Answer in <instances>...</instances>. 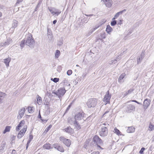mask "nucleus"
I'll use <instances>...</instances> for the list:
<instances>
[{
  "label": "nucleus",
  "mask_w": 154,
  "mask_h": 154,
  "mask_svg": "<svg viewBox=\"0 0 154 154\" xmlns=\"http://www.w3.org/2000/svg\"><path fill=\"white\" fill-rule=\"evenodd\" d=\"M23 0H17V1L16 3V4L19 3L20 2H22Z\"/></svg>",
  "instance_id": "338daca9"
},
{
  "label": "nucleus",
  "mask_w": 154,
  "mask_h": 154,
  "mask_svg": "<svg viewBox=\"0 0 154 154\" xmlns=\"http://www.w3.org/2000/svg\"><path fill=\"white\" fill-rule=\"evenodd\" d=\"M120 59L121 57L119 56L118 57H117L116 59L112 60V61L109 62V64H114L116 63L117 61L119 60Z\"/></svg>",
  "instance_id": "c85d7f7f"
},
{
  "label": "nucleus",
  "mask_w": 154,
  "mask_h": 154,
  "mask_svg": "<svg viewBox=\"0 0 154 154\" xmlns=\"http://www.w3.org/2000/svg\"><path fill=\"white\" fill-rule=\"evenodd\" d=\"M149 127L150 129L149 130L150 131H152L154 129V125H153L151 122L149 123Z\"/></svg>",
  "instance_id": "c9c22d12"
},
{
  "label": "nucleus",
  "mask_w": 154,
  "mask_h": 154,
  "mask_svg": "<svg viewBox=\"0 0 154 154\" xmlns=\"http://www.w3.org/2000/svg\"><path fill=\"white\" fill-rule=\"evenodd\" d=\"M97 103V99L91 98L89 99L87 103V105L89 108L94 107Z\"/></svg>",
  "instance_id": "20e7f679"
},
{
  "label": "nucleus",
  "mask_w": 154,
  "mask_h": 154,
  "mask_svg": "<svg viewBox=\"0 0 154 154\" xmlns=\"http://www.w3.org/2000/svg\"><path fill=\"white\" fill-rule=\"evenodd\" d=\"M48 31V38L50 39H51L52 37V32L51 29L47 28Z\"/></svg>",
  "instance_id": "4be33fe9"
},
{
  "label": "nucleus",
  "mask_w": 154,
  "mask_h": 154,
  "mask_svg": "<svg viewBox=\"0 0 154 154\" xmlns=\"http://www.w3.org/2000/svg\"><path fill=\"white\" fill-rule=\"evenodd\" d=\"M53 147L61 152H64V150L63 147L60 144L58 143H54L53 145Z\"/></svg>",
  "instance_id": "9d476101"
},
{
  "label": "nucleus",
  "mask_w": 154,
  "mask_h": 154,
  "mask_svg": "<svg viewBox=\"0 0 154 154\" xmlns=\"http://www.w3.org/2000/svg\"><path fill=\"white\" fill-rule=\"evenodd\" d=\"M135 128L133 126L129 127L127 130V132L128 133H133L135 131Z\"/></svg>",
  "instance_id": "b1692460"
},
{
  "label": "nucleus",
  "mask_w": 154,
  "mask_h": 154,
  "mask_svg": "<svg viewBox=\"0 0 154 154\" xmlns=\"http://www.w3.org/2000/svg\"><path fill=\"white\" fill-rule=\"evenodd\" d=\"M63 44L62 41H60L57 43V45L59 46Z\"/></svg>",
  "instance_id": "6e6d98bb"
},
{
  "label": "nucleus",
  "mask_w": 154,
  "mask_h": 154,
  "mask_svg": "<svg viewBox=\"0 0 154 154\" xmlns=\"http://www.w3.org/2000/svg\"><path fill=\"white\" fill-rule=\"evenodd\" d=\"M151 101L150 100L147 98L145 99L143 103V107L145 110L149 106Z\"/></svg>",
  "instance_id": "f8f14e48"
},
{
  "label": "nucleus",
  "mask_w": 154,
  "mask_h": 154,
  "mask_svg": "<svg viewBox=\"0 0 154 154\" xmlns=\"http://www.w3.org/2000/svg\"><path fill=\"white\" fill-rule=\"evenodd\" d=\"M51 80L53 81L55 83H57L59 81V79L57 78H55L54 79L51 78Z\"/></svg>",
  "instance_id": "58836bf2"
},
{
  "label": "nucleus",
  "mask_w": 154,
  "mask_h": 154,
  "mask_svg": "<svg viewBox=\"0 0 154 154\" xmlns=\"http://www.w3.org/2000/svg\"><path fill=\"white\" fill-rule=\"evenodd\" d=\"M112 30V28L109 25H108L106 26V31L108 34H110V33Z\"/></svg>",
  "instance_id": "cd10ccee"
},
{
  "label": "nucleus",
  "mask_w": 154,
  "mask_h": 154,
  "mask_svg": "<svg viewBox=\"0 0 154 154\" xmlns=\"http://www.w3.org/2000/svg\"><path fill=\"white\" fill-rule=\"evenodd\" d=\"M11 154H17V153L15 150L13 149L12 151Z\"/></svg>",
  "instance_id": "052dcab7"
},
{
  "label": "nucleus",
  "mask_w": 154,
  "mask_h": 154,
  "mask_svg": "<svg viewBox=\"0 0 154 154\" xmlns=\"http://www.w3.org/2000/svg\"><path fill=\"white\" fill-rule=\"evenodd\" d=\"M85 115V114L83 111H80L75 114V118L76 121L80 120L84 118Z\"/></svg>",
  "instance_id": "423d86ee"
},
{
  "label": "nucleus",
  "mask_w": 154,
  "mask_h": 154,
  "mask_svg": "<svg viewBox=\"0 0 154 154\" xmlns=\"http://www.w3.org/2000/svg\"><path fill=\"white\" fill-rule=\"evenodd\" d=\"M48 103V102H46L45 103H44V104L45 105V108H46L48 110L50 109V105Z\"/></svg>",
  "instance_id": "ea45409f"
},
{
  "label": "nucleus",
  "mask_w": 154,
  "mask_h": 154,
  "mask_svg": "<svg viewBox=\"0 0 154 154\" xmlns=\"http://www.w3.org/2000/svg\"><path fill=\"white\" fill-rule=\"evenodd\" d=\"M25 123V121L24 120L21 121L19 123V124L18 125L16 128V130L17 131H19L20 129V128L22 126H23L24 124Z\"/></svg>",
  "instance_id": "f3484780"
},
{
  "label": "nucleus",
  "mask_w": 154,
  "mask_h": 154,
  "mask_svg": "<svg viewBox=\"0 0 154 154\" xmlns=\"http://www.w3.org/2000/svg\"><path fill=\"white\" fill-rule=\"evenodd\" d=\"M63 130L70 134H73L74 132L73 130L70 126L67 127L66 128H65Z\"/></svg>",
  "instance_id": "dca6fc26"
},
{
  "label": "nucleus",
  "mask_w": 154,
  "mask_h": 154,
  "mask_svg": "<svg viewBox=\"0 0 154 154\" xmlns=\"http://www.w3.org/2000/svg\"><path fill=\"white\" fill-rule=\"evenodd\" d=\"M99 26H97V27H95V28H93L91 29L90 30V31L89 32V35H91L92 33L95 31L96 29H97V28H98Z\"/></svg>",
  "instance_id": "79ce46f5"
},
{
  "label": "nucleus",
  "mask_w": 154,
  "mask_h": 154,
  "mask_svg": "<svg viewBox=\"0 0 154 154\" xmlns=\"http://www.w3.org/2000/svg\"><path fill=\"white\" fill-rule=\"evenodd\" d=\"M38 118L40 119L41 120V119H42V117L41 116V114H40V111H39L38 115Z\"/></svg>",
  "instance_id": "bf43d9fd"
},
{
  "label": "nucleus",
  "mask_w": 154,
  "mask_h": 154,
  "mask_svg": "<svg viewBox=\"0 0 154 154\" xmlns=\"http://www.w3.org/2000/svg\"><path fill=\"white\" fill-rule=\"evenodd\" d=\"M11 127L10 126H7L5 127V128L3 132V134H5L7 132H9L10 131Z\"/></svg>",
  "instance_id": "7c9ffc66"
},
{
  "label": "nucleus",
  "mask_w": 154,
  "mask_h": 154,
  "mask_svg": "<svg viewBox=\"0 0 154 154\" xmlns=\"http://www.w3.org/2000/svg\"><path fill=\"white\" fill-rule=\"evenodd\" d=\"M91 154H100V152L98 151H95L93 152Z\"/></svg>",
  "instance_id": "680f3d73"
},
{
  "label": "nucleus",
  "mask_w": 154,
  "mask_h": 154,
  "mask_svg": "<svg viewBox=\"0 0 154 154\" xmlns=\"http://www.w3.org/2000/svg\"><path fill=\"white\" fill-rule=\"evenodd\" d=\"M52 127V125H50L48 127V128H46L45 131L44 132L47 133L49 130Z\"/></svg>",
  "instance_id": "37998d69"
},
{
  "label": "nucleus",
  "mask_w": 154,
  "mask_h": 154,
  "mask_svg": "<svg viewBox=\"0 0 154 154\" xmlns=\"http://www.w3.org/2000/svg\"><path fill=\"white\" fill-rule=\"evenodd\" d=\"M26 109L24 108H22L19 111V116H17L18 119H21L23 116L24 113L25 112Z\"/></svg>",
  "instance_id": "2eb2a0df"
},
{
  "label": "nucleus",
  "mask_w": 154,
  "mask_h": 154,
  "mask_svg": "<svg viewBox=\"0 0 154 154\" xmlns=\"http://www.w3.org/2000/svg\"><path fill=\"white\" fill-rule=\"evenodd\" d=\"M114 132L116 134L118 135H120L121 134V132L119 131V130H118L117 128H115L114 129Z\"/></svg>",
  "instance_id": "72a5a7b5"
},
{
  "label": "nucleus",
  "mask_w": 154,
  "mask_h": 154,
  "mask_svg": "<svg viewBox=\"0 0 154 154\" xmlns=\"http://www.w3.org/2000/svg\"><path fill=\"white\" fill-rule=\"evenodd\" d=\"M100 36L102 39L105 38H106V35L104 33H101Z\"/></svg>",
  "instance_id": "3c124183"
},
{
  "label": "nucleus",
  "mask_w": 154,
  "mask_h": 154,
  "mask_svg": "<svg viewBox=\"0 0 154 154\" xmlns=\"http://www.w3.org/2000/svg\"><path fill=\"white\" fill-rule=\"evenodd\" d=\"M145 148L144 147H142L141 149L139 151V153L141 154L143 152V151L145 150Z\"/></svg>",
  "instance_id": "603ef678"
},
{
  "label": "nucleus",
  "mask_w": 154,
  "mask_h": 154,
  "mask_svg": "<svg viewBox=\"0 0 154 154\" xmlns=\"http://www.w3.org/2000/svg\"><path fill=\"white\" fill-rule=\"evenodd\" d=\"M60 52L58 50L56 51V52L55 54V58H57L60 55Z\"/></svg>",
  "instance_id": "2f4dec72"
},
{
  "label": "nucleus",
  "mask_w": 154,
  "mask_h": 154,
  "mask_svg": "<svg viewBox=\"0 0 154 154\" xmlns=\"http://www.w3.org/2000/svg\"><path fill=\"white\" fill-rule=\"evenodd\" d=\"M52 147L53 146H51V144L49 143L45 144L43 146V148L47 149H52Z\"/></svg>",
  "instance_id": "a878e982"
},
{
  "label": "nucleus",
  "mask_w": 154,
  "mask_h": 154,
  "mask_svg": "<svg viewBox=\"0 0 154 154\" xmlns=\"http://www.w3.org/2000/svg\"><path fill=\"white\" fill-rule=\"evenodd\" d=\"M31 142V140H28V141L26 145V149H28V148L29 146V145L30 142Z\"/></svg>",
  "instance_id": "864d4df0"
},
{
  "label": "nucleus",
  "mask_w": 154,
  "mask_h": 154,
  "mask_svg": "<svg viewBox=\"0 0 154 154\" xmlns=\"http://www.w3.org/2000/svg\"><path fill=\"white\" fill-rule=\"evenodd\" d=\"M134 90V88H131L128 91L125 92L124 93L123 97H125L127 95L131 94Z\"/></svg>",
  "instance_id": "aec40b11"
},
{
  "label": "nucleus",
  "mask_w": 154,
  "mask_h": 154,
  "mask_svg": "<svg viewBox=\"0 0 154 154\" xmlns=\"http://www.w3.org/2000/svg\"><path fill=\"white\" fill-rule=\"evenodd\" d=\"M103 143V142L101 139L98 136L95 135L93 137L92 141L90 145L92 147L97 146L100 149H103V148L100 146V145H101Z\"/></svg>",
  "instance_id": "f257e3e1"
},
{
  "label": "nucleus",
  "mask_w": 154,
  "mask_h": 154,
  "mask_svg": "<svg viewBox=\"0 0 154 154\" xmlns=\"http://www.w3.org/2000/svg\"><path fill=\"white\" fill-rule=\"evenodd\" d=\"M26 44L32 49L34 48L35 45V42L34 39L33 38L31 35H29V36H27Z\"/></svg>",
  "instance_id": "f03ea898"
},
{
  "label": "nucleus",
  "mask_w": 154,
  "mask_h": 154,
  "mask_svg": "<svg viewBox=\"0 0 154 154\" xmlns=\"http://www.w3.org/2000/svg\"><path fill=\"white\" fill-rule=\"evenodd\" d=\"M6 94L5 93L2 92H0V97L2 99H3L4 98Z\"/></svg>",
  "instance_id": "e433bc0d"
},
{
  "label": "nucleus",
  "mask_w": 154,
  "mask_h": 154,
  "mask_svg": "<svg viewBox=\"0 0 154 154\" xmlns=\"http://www.w3.org/2000/svg\"><path fill=\"white\" fill-rule=\"evenodd\" d=\"M41 120L42 121V122L44 123H46L47 121V120L43 119H41Z\"/></svg>",
  "instance_id": "69168bd1"
},
{
  "label": "nucleus",
  "mask_w": 154,
  "mask_h": 154,
  "mask_svg": "<svg viewBox=\"0 0 154 154\" xmlns=\"http://www.w3.org/2000/svg\"><path fill=\"white\" fill-rule=\"evenodd\" d=\"M67 80H66L65 78H64L63 79V82L64 84V87H65V85L69 86L70 85V84H68L67 85V84H65L66 83H67Z\"/></svg>",
  "instance_id": "a19ab883"
},
{
  "label": "nucleus",
  "mask_w": 154,
  "mask_h": 154,
  "mask_svg": "<svg viewBox=\"0 0 154 154\" xmlns=\"http://www.w3.org/2000/svg\"><path fill=\"white\" fill-rule=\"evenodd\" d=\"M62 69V67L61 66H58L57 68V70H61Z\"/></svg>",
  "instance_id": "0e129e2a"
},
{
  "label": "nucleus",
  "mask_w": 154,
  "mask_h": 154,
  "mask_svg": "<svg viewBox=\"0 0 154 154\" xmlns=\"http://www.w3.org/2000/svg\"><path fill=\"white\" fill-rule=\"evenodd\" d=\"M66 91L65 90V87L60 88L56 91L54 92V94L58 96V97L60 98L65 94Z\"/></svg>",
  "instance_id": "7ed1b4c3"
},
{
  "label": "nucleus",
  "mask_w": 154,
  "mask_h": 154,
  "mask_svg": "<svg viewBox=\"0 0 154 154\" xmlns=\"http://www.w3.org/2000/svg\"><path fill=\"white\" fill-rule=\"evenodd\" d=\"M60 140L67 146L69 147L71 145V141L69 139L61 136L60 137Z\"/></svg>",
  "instance_id": "0eeeda50"
},
{
  "label": "nucleus",
  "mask_w": 154,
  "mask_h": 154,
  "mask_svg": "<svg viewBox=\"0 0 154 154\" xmlns=\"http://www.w3.org/2000/svg\"><path fill=\"white\" fill-rule=\"evenodd\" d=\"M71 105H72V103H71L70 104H69V105L67 107V108L66 109V111L65 112L64 115H65V114L69 110V109H70V108L71 107Z\"/></svg>",
  "instance_id": "49530a36"
},
{
  "label": "nucleus",
  "mask_w": 154,
  "mask_h": 154,
  "mask_svg": "<svg viewBox=\"0 0 154 154\" xmlns=\"http://www.w3.org/2000/svg\"><path fill=\"white\" fill-rule=\"evenodd\" d=\"M26 43L25 40H22L20 44V45L21 47V49H22L23 47H24V45H25V43Z\"/></svg>",
  "instance_id": "f704fd0d"
},
{
  "label": "nucleus",
  "mask_w": 154,
  "mask_h": 154,
  "mask_svg": "<svg viewBox=\"0 0 154 154\" xmlns=\"http://www.w3.org/2000/svg\"><path fill=\"white\" fill-rule=\"evenodd\" d=\"M117 23V21L116 20H112L111 22V26H114Z\"/></svg>",
  "instance_id": "4c0bfd02"
},
{
  "label": "nucleus",
  "mask_w": 154,
  "mask_h": 154,
  "mask_svg": "<svg viewBox=\"0 0 154 154\" xmlns=\"http://www.w3.org/2000/svg\"><path fill=\"white\" fill-rule=\"evenodd\" d=\"M74 125L75 126V128L77 130H79L81 128V125L77 121L75 122Z\"/></svg>",
  "instance_id": "393cba45"
},
{
  "label": "nucleus",
  "mask_w": 154,
  "mask_h": 154,
  "mask_svg": "<svg viewBox=\"0 0 154 154\" xmlns=\"http://www.w3.org/2000/svg\"><path fill=\"white\" fill-rule=\"evenodd\" d=\"M33 136L32 135H30L29 136V140H31H31L33 139Z\"/></svg>",
  "instance_id": "4d7b16f0"
},
{
  "label": "nucleus",
  "mask_w": 154,
  "mask_h": 154,
  "mask_svg": "<svg viewBox=\"0 0 154 154\" xmlns=\"http://www.w3.org/2000/svg\"><path fill=\"white\" fill-rule=\"evenodd\" d=\"M72 73V71L71 70H69L67 72V74L68 75H70Z\"/></svg>",
  "instance_id": "8fccbe9b"
},
{
  "label": "nucleus",
  "mask_w": 154,
  "mask_h": 154,
  "mask_svg": "<svg viewBox=\"0 0 154 154\" xmlns=\"http://www.w3.org/2000/svg\"><path fill=\"white\" fill-rule=\"evenodd\" d=\"M106 6L108 7H110L112 5V1L111 0H103Z\"/></svg>",
  "instance_id": "a211bd4d"
},
{
  "label": "nucleus",
  "mask_w": 154,
  "mask_h": 154,
  "mask_svg": "<svg viewBox=\"0 0 154 154\" xmlns=\"http://www.w3.org/2000/svg\"><path fill=\"white\" fill-rule=\"evenodd\" d=\"M57 22V21L56 20H54L53 21V24H55V23H56Z\"/></svg>",
  "instance_id": "774afa93"
},
{
  "label": "nucleus",
  "mask_w": 154,
  "mask_h": 154,
  "mask_svg": "<svg viewBox=\"0 0 154 154\" xmlns=\"http://www.w3.org/2000/svg\"><path fill=\"white\" fill-rule=\"evenodd\" d=\"M122 21L123 20L122 19H120L118 21H117V25L119 27V25H120L121 24H122Z\"/></svg>",
  "instance_id": "c03bdc74"
},
{
  "label": "nucleus",
  "mask_w": 154,
  "mask_h": 154,
  "mask_svg": "<svg viewBox=\"0 0 154 154\" xmlns=\"http://www.w3.org/2000/svg\"><path fill=\"white\" fill-rule=\"evenodd\" d=\"M145 55V51L143 50L140 55L138 58L137 59V64L140 63L142 61V60L144 58Z\"/></svg>",
  "instance_id": "ddd939ff"
},
{
  "label": "nucleus",
  "mask_w": 154,
  "mask_h": 154,
  "mask_svg": "<svg viewBox=\"0 0 154 154\" xmlns=\"http://www.w3.org/2000/svg\"><path fill=\"white\" fill-rule=\"evenodd\" d=\"M119 13H116V14L114 16V17L116 18L117 19V18L118 17H119Z\"/></svg>",
  "instance_id": "e2e57ef3"
},
{
  "label": "nucleus",
  "mask_w": 154,
  "mask_h": 154,
  "mask_svg": "<svg viewBox=\"0 0 154 154\" xmlns=\"http://www.w3.org/2000/svg\"><path fill=\"white\" fill-rule=\"evenodd\" d=\"M111 94H109V91L108 90L103 99V101L105 102L108 103L109 102L110 100L111 97Z\"/></svg>",
  "instance_id": "9b49d317"
},
{
  "label": "nucleus",
  "mask_w": 154,
  "mask_h": 154,
  "mask_svg": "<svg viewBox=\"0 0 154 154\" xmlns=\"http://www.w3.org/2000/svg\"><path fill=\"white\" fill-rule=\"evenodd\" d=\"M125 73H123L119 77L118 79V82L120 83H122L124 81L123 79L125 77Z\"/></svg>",
  "instance_id": "6ab92c4d"
},
{
  "label": "nucleus",
  "mask_w": 154,
  "mask_h": 154,
  "mask_svg": "<svg viewBox=\"0 0 154 154\" xmlns=\"http://www.w3.org/2000/svg\"><path fill=\"white\" fill-rule=\"evenodd\" d=\"M38 97H37V103L38 104L40 105L42 103V99L41 97L38 95Z\"/></svg>",
  "instance_id": "473e14b6"
},
{
  "label": "nucleus",
  "mask_w": 154,
  "mask_h": 154,
  "mask_svg": "<svg viewBox=\"0 0 154 154\" xmlns=\"http://www.w3.org/2000/svg\"><path fill=\"white\" fill-rule=\"evenodd\" d=\"M41 4L40 2H39L37 5V6L35 7V11H37L38 9L40 7V5Z\"/></svg>",
  "instance_id": "a18cd8bd"
},
{
  "label": "nucleus",
  "mask_w": 154,
  "mask_h": 154,
  "mask_svg": "<svg viewBox=\"0 0 154 154\" xmlns=\"http://www.w3.org/2000/svg\"><path fill=\"white\" fill-rule=\"evenodd\" d=\"M126 9H124L122 11H120L119 12H117L118 13H119V14L120 15V14H122L123 12H125L126 11Z\"/></svg>",
  "instance_id": "5fc2aeb1"
},
{
  "label": "nucleus",
  "mask_w": 154,
  "mask_h": 154,
  "mask_svg": "<svg viewBox=\"0 0 154 154\" xmlns=\"http://www.w3.org/2000/svg\"><path fill=\"white\" fill-rule=\"evenodd\" d=\"M9 44V42L8 41H7V42H6L4 43H2L1 45L2 46H5L7 45H8Z\"/></svg>",
  "instance_id": "de8ad7c7"
},
{
  "label": "nucleus",
  "mask_w": 154,
  "mask_h": 154,
  "mask_svg": "<svg viewBox=\"0 0 154 154\" xmlns=\"http://www.w3.org/2000/svg\"><path fill=\"white\" fill-rule=\"evenodd\" d=\"M18 26V21L15 20H13V23L12 24V28H15L17 27Z\"/></svg>",
  "instance_id": "c756f323"
},
{
  "label": "nucleus",
  "mask_w": 154,
  "mask_h": 154,
  "mask_svg": "<svg viewBox=\"0 0 154 154\" xmlns=\"http://www.w3.org/2000/svg\"><path fill=\"white\" fill-rule=\"evenodd\" d=\"M6 143L5 142H2L1 146H0V152H4V149L5 147Z\"/></svg>",
  "instance_id": "5701e85b"
},
{
  "label": "nucleus",
  "mask_w": 154,
  "mask_h": 154,
  "mask_svg": "<svg viewBox=\"0 0 154 154\" xmlns=\"http://www.w3.org/2000/svg\"><path fill=\"white\" fill-rule=\"evenodd\" d=\"M11 60V58H9L4 60V62L5 63L7 67H8L9 66V63L10 62Z\"/></svg>",
  "instance_id": "bb28decb"
},
{
  "label": "nucleus",
  "mask_w": 154,
  "mask_h": 154,
  "mask_svg": "<svg viewBox=\"0 0 154 154\" xmlns=\"http://www.w3.org/2000/svg\"><path fill=\"white\" fill-rule=\"evenodd\" d=\"M28 111L29 112L32 113L33 111H32V108L31 107H28Z\"/></svg>",
  "instance_id": "09e8293b"
},
{
  "label": "nucleus",
  "mask_w": 154,
  "mask_h": 154,
  "mask_svg": "<svg viewBox=\"0 0 154 154\" xmlns=\"http://www.w3.org/2000/svg\"><path fill=\"white\" fill-rule=\"evenodd\" d=\"M48 9L53 15L55 14L57 16L60 14L61 12L60 10L54 8H52L51 9L48 8Z\"/></svg>",
  "instance_id": "6e6552de"
},
{
  "label": "nucleus",
  "mask_w": 154,
  "mask_h": 154,
  "mask_svg": "<svg viewBox=\"0 0 154 154\" xmlns=\"http://www.w3.org/2000/svg\"><path fill=\"white\" fill-rule=\"evenodd\" d=\"M135 107L132 104L127 105L125 108V111L128 113H130L132 111H134Z\"/></svg>",
  "instance_id": "1a4fd4ad"
},
{
  "label": "nucleus",
  "mask_w": 154,
  "mask_h": 154,
  "mask_svg": "<svg viewBox=\"0 0 154 154\" xmlns=\"http://www.w3.org/2000/svg\"><path fill=\"white\" fill-rule=\"evenodd\" d=\"M108 132V130L106 127L102 126L100 129V131L99 132V135L103 137L106 136Z\"/></svg>",
  "instance_id": "39448f33"
},
{
  "label": "nucleus",
  "mask_w": 154,
  "mask_h": 154,
  "mask_svg": "<svg viewBox=\"0 0 154 154\" xmlns=\"http://www.w3.org/2000/svg\"><path fill=\"white\" fill-rule=\"evenodd\" d=\"M27 129V127L26 126V128H24L20 131L17 136V137L18 138H21L24 135Z\"/></svg>",
  "instance_id": "4468645a"
},
{
  "label": "nucleus",
  "mask_w": 154,
  "mask_h": 154,
  "mask_svg": "<svg viewBox=\"0 0 154 154\" xmlns=\"http://www.w3.org/2000/svg\"><path fill=\"white\" fill-rule=\"evenodd\" d=\"M91 117V116H89L85 120H84V121H88L90 119V118Z\"/></svg>",
  "instance_id": "13d9d810"
},
{
  "label": "nucleus",
  "mask_w": 154,
  "mask_h": 154,
  "mask_svg": "<svg viewBox=\"0 0 154 154\" xmlns=\"http://www.w3.org/2000/svg\"><path fill=\"white\" fill-rule=\"evenodd\" d=\"M77 121L74 118L72 119L71 118H69L68 119V122L71 125H74L75 123V122Z\"/></svg>",
  "instance_id": "412c9836"
}]
</instances>
